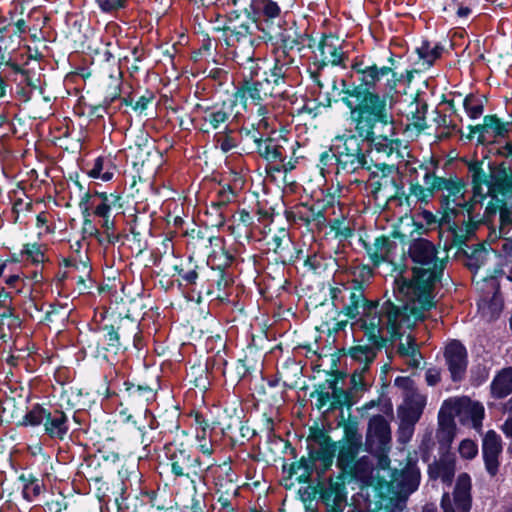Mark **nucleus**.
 Segmentation results:
<instances>
[{
    "label": "nucleus",
    "instance_id": "1",
    "mask_svg": "<svg viewBox=\"0 0 512 512\" xmlns=\"http://www.w3.org/2000/svg\"><path fill=\"white\" fill-rule=\"evenodd\" d=\"M408 254L415 264L413 278H396L394 291L429 310L433 306L435 284L444 271L445 263L438 257L435 245L423 238L411 241Z\"/></svg>",
    "mask_w": 512,
    "mask_h": 512
},
{
    "label": "nucleus",
    "instance_id": "2",
    "mask_svg": "<svg viewBox=\"0 0 512 512\" xmlns=\"http://www.w3.org/2000/svg\"><path fill=\"white\" fill-rule=\"evenodd\" d=\"M393 292H395L393 290ZM400 304H394L391 300L384 301L378 308L372 303L364 305L361 318V327L365 334L374 343L379 340L386 341L397 335H402L407 329H411L417 321L423 319L426 308L418 305L416 301L394 293Z\"/></svg>",
    "mask_w": 512,
    "mask_h": 512
},
{
    "label": "nucleus",
    "instance_id": "3",
    "mask_svg": "<svg viewBox=\"0 0 512 512\" xmlns=\"http://www.w3.org/2000/svg\"><path fill=\"white\" fill-rule=\"evenodd\" d=\"M346 94L352 98L346 99L345 104L350 109V121L359 137L372 135V129L378 123L383 126L394 123L392 105L387 95L364 90L362 86H355Z\"/></svg>",
    "mask_w": 512,
    "mask_h": 512
},
{
    "label": "nucleus",
    "instance_id": "4",
    "mask_svg": "<svg viewBox=\"0 0 512 512\" xmlns=\"http://www.w3.org/2000/svg\"><path fill=\"white\" fill-rule=\"evenodd\" d=\"M439 192L442 194L444 218L447 221H453L456 226L461 225V230L467 236L474 233L483 221L480 214L475 213L479 203L476 194L471 201H467L464 197V183L457 177L445 178Z\"/></svg>",
    "mask_w": 512,
    "mask_h": 512
},
{
    "label": "nucleus",
    "instance_id": "5",
    "mask_svg": "<svg viewBox=\"0 0 512 512\" xmlns=\"http://www.w3.org/2000/svg\"><path fill=\"white\" fill-rule=\"evenodd\" d=\"M484 407L481 403L472 401L470 398L454 397L445 400L439 411L440 429L437 432L439 442L450 444L453 439V418L458 417L463 424L479 430L484 418Z\"/></svg>",
    "mask_w": 512,
    "mask_h": 512
},
{
    "label": "nucleus",
    "instance_id": "6",
    "mask_svg": "<svg viewBox=\"0 0 512 512\" xmlns=\"http://www.w3.org/2000/svg\"><path fill=\"white\" fill-rule=\"evenodd\" d=\"M361 143L364 142L354 130H346L334 138L332 149L339 168L347 172H354L365 166L366 157Z\"/></svg>",
    "mask_w": 512,
    "mask_h": 512
},
{
    "label": "nucleus",
    "instance_id": "7",
    "mask_svg": "<svg viewBox=\"0 0 512 512\" xmlns=\"http://www.w3.org/2000/svg\"><path fill=\"white\" fill-rule=\"evenodd\" d=\"M502 274H505V271H495L493 275L485 276L480 281H476L478 290L481 292L478 309L482 316L488 320L496 319L503 308L498 282V277Z\"/></svg>",
    "mask_w": 512,
    "mask_h": 512
},
{
    "label": "nucleus",
    "instance_id": "8",
    "mask_svg": "<svg viewBox=\"0 0 512 512\" xmlns=\"http://www.w3.org/2000/svg\"><path fill=\"white\" fill-rule=\"evenodd\" d=\"M321 436L324 441L320 444V447L311 451L308 459L302 458L298 464L292 466L295 473H297V470L303 469L301 476L310 477L313 470H315L320 478L332 466L336 451L335 444L324 434Z\"/></svg>",
    "mask_w": 512,
    "mask_h": 512
},
{
    "label": "nucleus",
    "instance_id": "9",
    "mask_svg": "<svg viewBox=\"0 0 512 512\" xmlns=\"http://www.w3.org/2000/svg\"><path fill=\"white\" fill-rule=\"evenodd\" d=\"M353 70L358 75V80L364 90L376 92L382 82L385 81V86L393 89L396 84V73L391 67L377 65H364L363 63H355L352 66Z\"/></svg>",
    "mask_w": 512,
    "mask_h": 512
},
{
    "label": "nucleus",
    "instance_id": "10",
    "mask_svg": "<svg viewBox=\"0 0 512 512\" xmlns=\"http://www.w3.org/2000/svg\"><path fill=\"white\" fill-rule=\"evenodd\" d=\"M377 348L372 346L358 345L349 350L351 359L357 365L351 376L352 388L356 391L364 390L369 385V367L374 362Z\"/></svg>",
    "mask_w": 512,
    "mask_h": 512
},
{
    "label": "nucleus",
    "instance_id": "11",
    "mask_svg": "<svg viewBox=\"0 0 512 512\" xmlns=\"http://www.w3.org/2000/svg\"><path fill=\"white\" fill-rule=\"evenodd\" d=\"M169 460L172 473L177 477H186L192 483L196 479H200L206 470V468H203L200 458L183 447L175 448L170 453Z\"/></svg>",
    "mask_w": 512,
    "mask_h": 512
},
{
    "label": "nucleus",
    "instance_id": "12",
    "mask_svg": "<svg viewBox=\"0 0 512 512\" xmlns=\"http://www.w3.org/2000/svg\"><path fill=\"white\" fill-rule=\"evenodd\" d=\"M471 478L468 474H460L451 498L448 493L442 497L443 512H469L471 508Z\"/></svg>",
    "mask_w": 512,
    "mask_h": 512
},
{
    "label": "nucleus",
    "instance_id": "13",
    "mask_svg": "<svg viewBox=\"0 0 512 512\" xmlns=\"http://www.w3.org/2000/svg\"><path fill=\"white\" fill-rule=\"evenodd\" d=\"M444 357L451 379L454 382L463 380L468 365V356L465 346L457 340L451 341L445 347Z\"/></svg>",
    "mask_w": 512,
    "mask_h": 512
},
{
    "label": "nucleus",
    "instance_id": "14",
    "mask_svg": "<svg viewBox=\"0 0 512 512\" xmlns=\"http://www.w3.org/2000/svg\"><path fill=\"white\" fill-rule=\"evenodd\" d=\"M367 444L371 449L384 451L391 442L389 422L382 415L370 418L367 430Z\"/></svg>",
    "mask_w": 512,
    "mask_h": 512
},
{
    "label": "nucleus",
    "instance_id": "15",
    "mask_svg": "<svg viewBox=\"0 0 512 512\" xmlns=\"http://www.w3.org/2000/svg\"><path fill=\"white\" fill-rule=\"evenodd\" d=\"M292 63L293 59L285 50L279 51L276 54L273 68L270 69L269 73H266L264 80L269 83V86L275 91H281V94L284 93L286 78L289 76Z\"/></svg>",
    "mask_w": 512,
    "mask_h": 512
},
{
    "label": "nucleus",
    "instance_id": "16",
    "mask_svg": "<svg viewBox=\"0 0 512 512\" xmlns=\"http://www.w3.org/2000/svg\"><path fill=\"white\" fill-rule=\"evenodd\" d=\"M501 452V437L495 431L489 430L483 438L482 453L485 468L491 476H495L498 473Z\"/></svg>",
    "mask_w": 512,
    "mask_h": 512
},
{
    "label": "nucleus",
    "instance_id": "17",
    "mask_svg": "<svg viewBox=\"0 0 512 512\" xmlns=\"http://www.w3.org/2000/svg\"><path fill=\"white\" fill-rule=\"evenodd\" d=\"M397 245L385 236L377 237L372 243H365V249L374 265L392 262Z\"/></svg>",
    "mask_w": 512,
    "mask_h": 512
},
{
    "label": "nucleus",
    "instance_id": "18",
    "mask_svg": "<svg viewBox=\"0 0 512 512\" xmlns=\"http://www.w3.org/2000/svg\"><path fill=\"white\" fill-rule=\"evenodd\" d=\"M321 498L326 504L341 508L346 503L345 482L342 476L321 484Z\"/></svg>",
    "mask_w": 512,
    "mask_h": 512
},
{
    "label": "nucleus",
    "instance_id": "19",
    "mask_svg": "<svg viewBox=\"0 0 512 512\" xmlns=\"http://www.w3.org/2000/svg\"><path fill=\"white\" fill-rule=\"evenodd\" d=\"M511 127V123H503L496 116L487 115L483 119V124L475 126L472 132L478 133L480 140L485 141L488 139L505 137L511 130Z\"/></svg>",
    "mask_w": 512,
    "mask_h": 512
},
{
    "label": "nucleus",
    "instance_id": "20",
    "mask_svg": "<svg viewBox=\"0 0 512 512\" xmlns=\"http://www.w3.org/2000/svg\"><path fill=\"white\" fill-rule=\"evenodd\" d=\"M395 385L403 390L402 407L423 412L425 406V397L421 395L413 386V381L409 378L398 377Z\"/></svg>",
    "mask_w": 512,
    "mask_h": 512
},
{
    "label": "nucleus",
    "instance_id": "21",
    "mask_svg": "<svg viewBox=\"0 0 512 512\" xmlns=\"http://www.w3.org/2000/svg\"><path fill=\"white\" fill-rule=\"evenodd\" d=\"M415 52L418 55V62L416 64L421 65L423 69H428L441 58L444 46L438 42L422 40L415 48Z\"/></svg>",
    "mask_w": 512,
    "mask_h": 512
},
{
    "label": "nucleus",
    "instance_id": "22",
    "mask_svg": "<svg viewBox=\"0 0 512 512\" xmlns=\"http://www.w3.org/2000/svg\"><path fill=\"white\" fill-rule=\"evenodd\" d=\"M389 134L386 135H376L375 129H372V135L368 137H361L363 142H367L370 144L378 152L385 153L386 155H391L394 151H397L400 147V141L398 139H394V127L393 124L389 125Z\"/></svg>",
    "mask_w": 512,
    "mask_h": 512
},
{
    "label": "nucleus",
    "instance_id": "23",
    "mask_svg": "<svg viewBox=\"0 0 512 512\" xmlns=\"http://www.w3.org/2000/svg\"><path fill=\"white\" fill-rule=\"evenodd\" d=\"M250 9L256 22L268 24L280 16L279 5L272 0H252Z\"/></svg>",
    "mask_w": 512,
    "mask_h": 512
},
{
    "label": "nucleus",
    "instance_id": "24",
    "mask_svg": "<svg viewBox=\"0 0 512 512\" xmlns=\"http://www.w3.org/2000/svg\"><path fill=\"white\" fill-rule=\"evenodd\" d=\"M395 481L399 493L410 494L414 492L420 483V471L416 463L409 461Z\"/></svg>",
    "mask_w": 512,
    "mask_h": 512
},
{
    "label": "nucleus",
    "instance_id": "25",
    "mask_svg": "<svg viewBox=\"0 0 512 512\" xmlns=\"http://www.w3.org/2000/svg\"><path fill=\"white\" fill-rule=\"evenodd\" d=\"M361 445V437H350L341 445L337 464L343 471H348L355 463L354 460L359 453Z\"/></svg>",
    "mask_w": 512,
    "mask_h": 512
},
{
    "label": "nucleus",
    "instance_id": "26",
    "mask_svg": "<svg viewBox=\"0 0 512 512\" xmlns=\"http://www.w3.org/2000/svg\"><path fill=\"white\" fill-rule=\"evenodd\" d=\"M44 428L51 438L63 439L68 432V418L62 411H49L44 422Z\"/></svg>",
    "mask_w": 512,
    "mask_h": 512
},
{
    "label": "nucleus",
    "instance_id": "27",
    "mask_svg": "<svg viewBox=\"0 0 512 512\" xmlns=\"http://www.w3.org/2000/svg\"><path fill=\"white\" fill-rule=\"evenodd\" d=\"M281 95V91H275L265 80L246 82L243 96L250 98L255 104H259L267 97Z\"/></svg>",
    "mask_w": 512,
    "mask_h": 512
},
{
    "label": "nucleus",
    "instance_id": "28",
    "mask_svg": "<svg viewBox=\"0 0 512 512\" xmlns=\"http://www.w3.org/2000/svg\"><path fill=\"white\" fill-rule=\"evenodd\" d=\"M348 471H350L353 477L364 486H372L374 484V468L369 457H361L351 466V468L348 469Z\"/></svg>",
    "mask_w": 512,
    "mask_h": 512
},
{
    "label": "nucleus",
    "instance_id": "29",
    "mask_svg": "<svg viewBox=\"0 0 512 512\" xmlns=\"http://www.w3.org/2000/svg\"><path fill=\"white\" fill-rule=\"evenodd\" d=\"M491 393L495 398H504L512 393V367L502 369L491 383Z\"/></svg>",
    "mask_w": 512,
    "mask_h": 512
},
{
    "label": "nucleus",
    "instance_id": "30",
    "mask_svg": "<svg viewBox=\"0 0 512 512\" xmlns=\"http://www.w3.org/2000/svg\"><path fill=\"white\" fill-rule=\"evenodd\" d=\"M431 478H440L445 483H450L455 473V463L450 457H442L429 465L428 469Z\"/></svg>",
    "mask_w": 512,
    "mask_h": 512
},
{
    "label": "nucleus",
    "instance_id": "31",
    "mask_svg": "<svg viewBox=\"0 0 512 512\" xmlns=\"http://www.w3.org/2000/svg\"><path fill=\"white\" fill-rule=\"evenodd\" d=\"M258 153L269 162H282L285 160V150L274 139L257 140Z\"/></svg>",
    "mask_w": 512,
    "mask_h": 512
},
{
    "label": "nucleus",
    "instance_id": "32",
    "mask_svg": "<svg viewBox=\"0 0 512 512\" xmlns=\"http://www.w3.org/2000/svg\"><path fill=\"white\" fill-rule=\"evenodd\" d=\"M397 352L401 357L407 359L409 366L416 368L420 365L422 356L418 350L415 338L412 335H408L405 341H401L398 345Z\"/></svg>",
    "mask_w": 512,
    "mask_h": 512
},
{
    "label": "nucleus",
    "instance_id": "33",
    "mask_svg": "<svg viewBox=\"0 0 512 512\" xmlns=\"http://www.w3.org/2000/svg\"><path fill=\"white\" fill-rule=\"evenodd\" d=\"M92 196L96 199L93 214L98 217L110 216L112 206L120 199L117 195L105 192H95Z\"/></svg>",
    "mask_w": 512,
    "mask_h": 512
},
{
    "label": "nucleus",
    "instance_id": "34",
    "mask_svg": "<svg viewBox=\"0 0 512 512\" xmlns=\"http://www.w3.org/2000/svg\"><path fill=\"white\" fill-rule=\"evenodd\" d=\"M126 391L128 392V396L133 402L140 403H149L154 400L155 393L152 388L149 386L138 385L135 386L132 383L125 382Z\"/></svg>",
    "mask_w": 512,
    "mask_h": 512
},
{
    "label": "nucleus",
    "instance_id": "35",
    "mask_svg": "<svg viewBox=\"0 0 512 512\" xmlns=\"http://www.w3.org/2000/svg\"><path fill=\"white\" fill-rule=\"evenodd\" d=\"M345 292L349 293V301L350 303L344 308L345 315H347L351 319H356L360 315V307L364 309V305L367 304L364 301V296L361 291H350L347 288H344Z\"/></svg>",
    "mask_w": 512,
    "mask_h": 512
},
{
    "label": "nucleus",
    "instance_id": "36",
    "mask_svg": "<svg viewBox=\"0 0 512 512\" xmlns=\"http://www.w3.org/2000/svg\"><path fill=\"white\" fill-rule=\"evenodd\" d=\"M45 247L38 243L25 244L21 254L25 260L33 264H40L46 261Z\"/></svg>",
    "mask_w": 512,
    "mask_h": 512
},
{
    "label": "nucleus",
    "instance_id": "37",
    "mask_svg": "<svg viewBox=\"0 0 512 512\" xmlns=\"http://www.w3.org/2000/svg\"><path fill=\"white\" fill-rule=\"evenodd\" d=\"M48 410L43 408L40 405H34L30 411H28L22 421V425L24 426H38L40 424L44 425L45 419L48 417Z\"/></svg>",
    "mask_w": 512,
    "mask_h": 512
},
{
    "label": "nucleus",
    "instance_id": "38",
    "mask_svg": "<svg viewBox=\"0 0 512 512\" xmlns=\"http://www.w3.org/2000/svg\"><path fill=\"white\" fill-rule=\"evenodd\" d=\"M463 105L467 115L471 119H477L483 114L484 103L478 96L472 94L466 96Z\"/></svg>",
    "mask_w": 512,
    "mask_h": 512
},
{
    "label": "nucleus",
    "instance_id": "39",
    "mask_svg": "<svg viewBox=\"0 0 512 512\" xmlns=\"http://www.w3.org/2000/svg\"><path fill=\"white\" fill-rule=\"evenodd\" d=\"M109 161H105L104 158L98 157L95 159L93 167L88 172V175L92 178L101 179L103 181H109L113 177V172L110 168L106 167Z\"/></svg>",
    "mask_w": 512,
    "mask_h": 512
},
{
    "label": "nucleus",
    "instance_id": "40",
    "mask_svg": "<svg viewBox=\"0 0 512 512\" xmlns=\"http://www.w3.org/2000/svg\"><path fill=\"white\" fill-rule=\"evenodd\" d=\"M230 116V113L224 107L206 111L204 121L209 123L213 129H218L224 124Z\"/></svg>",
    "mask_w": 512,
    "mask_h": 512
},
{
    "label": "nucleus",
    "instance_id": "41",
    "mask_svg": "<svg viewBox=\"0 0 512 512\" xmlns=\"http://www.w3.org/2000/svg\"><path fill=\"white\" fill-rule=\"evenodd\" d=\"M321 54L325 60L333 65L340 64L343 59L342 50L326 42L321 45Z\"/></svg>",
    "mask_w": 512,
    "mask_h": 512
},
{
    "label": "nucleus",
    "instance_id": "42",
    "mask_svg": "<svg viewBox=\"0 0 512 512\" xmlns=\"http://www.w3.org/2000/svg\"><path fill=\"white\" fill-rule=\"evenodd\" d=\"M489 257V253L481 248V249H475L468 260V267L471 270H476V273L478 270L487 262Z\"/></svg>",
    "mask_w": 512,
    "mask_h": 512
},
{
    "label": "nucleus",
    "instance_id": "43",
    "mask_svg": "<svg viewBox=\"0 0 512 512\" xmlns=\"http://www.w3.org/2000/svg\"><path fill=\"white\" fill-rule=\"evenodd\" d=\"M330 388L332 390L331 391V396H332L331 409L341 407L342 405H344L348 402L347 392L344 389L339 388L337 386L336 381H333L330 383Z\"/></svg>",
    "mask_w": 512,
    "mask_h": 512
},
{
    "label": "nucleus",
    "instance_id": "44",
    "mask_svg": "<svg viewBox=\"0 0 512 512\" xmlns=\"http://www.w3.org/2000/svg\"><path fill=\"white\" fill-rule=\"evenodd\" d=\"M275 36L283 43L284 48L293 49L295 45L299 44L296 30L293 27L284 29Z\"/></svg>",
    "mask_w": 512,
    "mask_h": 512
},
{
    "label": "nucleus",
    "instance_id": "45",
    "mask_svg": "<svg viewBox=\"0 0 512 512\" xmlns=\"http://www.w3.org/2000/svg\"><path fill=\"white\" fill-rule=\"evenodd\" d=\"M409 190L410 195L422 203H428L433 196V193L428 188L418 183L411 184Z\"/></svg>",
    "mask_w": 512,
    "mask_h": 512
},
{
    "label": "nucleus",
    "instance_id": "46",
    "mask_svg": "<svg viewBox=\"0 0 512 512\" xmlns=\"http://www.w3.org/2000/svg\"><path fill=\"white\" fill-rule=\"evenodd\" d=\"M458 451L461 457L470 460L477 455L478 446L474 441L470 439H464L461 441Z\"/></svg>",
    "mask_w": 512,
    "mask_h": 512
},
{
    "label": "nucleus",
    "instance_id": "47",
    "mask_svg": "<svg viewBox=\"0 0 512 512\" xmlns=\"http://www.w3.org/2000/svg\"><path fill=\"white\" fill-rule=\"evenodd\" d=\"M414 430L415 424L400 421L397 431L398 441L402 444L408 443L414 434Z\"/></svg>",
    "mask_w": 512,
    "mask_h": 512
},
{
    "label": "nucleus",
    "instance_id": "48",
    "mask_svg": "<svg viewBox=\"0 0 512 512\" xmlns=\"http://www.w3.org/2000/svg\"><path fill=\"white\" fill-rule=\"evenodd\" d=\"M425 175H424V185L426 188H428L433 194L434 192H439L442 181L445 180L443 177H438L434 173L428 171L427 168H425Z\"/></svg>",
    "mask_w": 512,
    "mask_h": 512
},
{
    "label": "nucleus",
    "instance_id": "49",
    "mask_svg": "<svg viewBox=\"0 0 512 512\" xmlns=\"http://www.w3.org/2000/svg\"><path fill=\"white\" fill-rule=\"evenodd\" d=\"M397 414L400 421L416 424L422 413L415 409L412 410L399 406L397 409Z\"/></svg>",
    "mask_w": 512,
    "mask_h": 512
},
{
    "label": "nucleus",
    "instance_id": "50",
    "mask_svg": "<svg viewBox=\"0 0 512 512\" xmlns=\"http://www.w3.org/2000/svg\"><path fill=\"white\" fill-rule=\"evenodd\" d=\"M127 0H97V4L103 12L113 13L125 8Z\"/></svg>",
    "mask_w": 512,
    "mask_h": 512
},
{
    "label": "nucleus",
    "instance_id": "51",
    "mask_svg": "<svg viewBox=\"0 0 512 512\" xmlns=\"http://www.w3.org/2000/svg\"><path fill=\"white\" fill-rule=\"evenodd\" d=\"M96 199L89 192H86L82 195L79 207L82 211L84 217L91 216V210L95 206Z\"/></svg>",
    "mask_w": 512,
    "mask_h": 512
},
{
    "label": "nucleus",
    "instance_id": "52",
    "mask_svg": "<svg viewBox=\"0 0 512 512\" xmlns=\"http://www.w3.org/2000/svg\"><path fill=\"white\" fill-rule=\"evenodd\" d=\"M41 492V485L38 481L33 480L28 482L22 491L23 497L28 501H33Z\"/></svg>",
    "mask_w": 512,
    "mask_h": 512
},
{
    "label": "nucleus",
    "instance_id": "53",
    "mask_svg": "<svg viewBox=\"0 0 512 512\" xmlns=\"http://www.w3.org/2000/svg\"><path fill=\"white\" fill-rule=\"evenodd\" d=\"M396 172V168L394 165L388 164H375L374 169L371 171V175L373 177H380L383 179L388 178L392 174Z\"/></svg>",
    "mask_w": 512,
    "mask_h": 512
},
{
    "label": "nucleus",
    "instance_id": "54",
    "mask_svg": "<svg viewBox=\"0 0 512 512\" xmlns=\"http://www.w3.org/2000/svg\"><path fill=\"white\" fill-rule=\"evenodd\" d=\"M5 284L16 293H21L25 286V281L19 274H12L5 278Z\"/></svg>",
    "mask_w": 512,
    "mask_h": 512
},
{
    "label": "nucleus",
    "instance_id": "55",
    "mask_svg": "<svg viewBox=\"0 0 512 512\" xmlns=\"http://www.w3.org/2000/svg\"><path fill=\"white\" fill-rule=\"evenodd\" d=\"M425 380L429 386L437 385L441 380V372L438 368H429L425 373Z\"/></svg>",
    "mask_w": 512,
    "mask_h": 512
},
{
    "label": "nucleus",
    "instance_id": "56",
    "mask_svg": "<svg viewBox=\"0 0 512 512\" xmlns=\"http://www.w3.org/2000/svg\"><path fill=\"white\" fill-rule=\"evenodd\" d=\"M108 344L111 346L117 347L119 345V334L118 332L113 328L110 327L109 331L106 335Z\"/></svg>",
    "mask_w": 512,
    "mask_h": 512
},
{
    "label": "nucleus",
    "instance_id": "57",
    "mask_svg": "<svg viewBox=\"0 0 512 512\" xmlns=\"http://www.w3.org/2000/svg\"><path fill=\"white\" fill-rule=\"evenodd\" d=\"M412 125L420 132L427 128V123L424 116L416 115L413 117Z\"/></svg>",
    "mask_w": 512,
    "mask_h": 512
},
{
    "label": "nucleus",
    "instance_id": "58",
    "mask_svg": "<svg viewBox=\"0 0 512 512\" xmlns=\"http://www.w3.org/2000/svg\"><path fill=\"white\" fill-rule=\"evenodd\" d=\"M500 220L502 224L512 223V211L507 207H502L500 209Z\"/></svg>",
    "mask_w": 512,
    "mask_h": 512
},
{
    "label": "nucleus",
    "instance_id": "59",
    "mask_svg": "<svg viewBox=\"0 0 512 512\" xmlns=\"http://www.w3.org/2000/svg\"><path fill=\"white\" fill-rule=\"evenodd\" d=\"M198 449L202 454L210 456L213 452L211 440L199 442Z\"/></svg>",
    "mask_w": 512,
    "mask_h": 512
},
{
    "label": "nucleus",
    "instance_id": "60",
    "mask_svg": "<svg viewBox=\"0 0 512 512\" xmlns=\"http://www.w3.org/2000/svg\"><path fill=\"white\" fill-rule=\"evenodd\" d=\"M150 101V98H147L145 96H141L134 105V110L143 111L147 108V105Z\"/></svg>",
    "mask_w": 512,
    "mask_h": 512
},
{
    "label": "nucleus",
    "instance_id": "61",
    "mask_svg": "<svg viewBox=\"0 0 512 512\" xmlns=\"http://www.w3.org/2000/svg\"><path fill=\"white\" fill-rule=\"evenodd\" d=\"M220 147H221L223 152H228V151H230L231 149H233L235 147V143L233 142L232 139H230L228 137H225L221 141Z\"/></svg>",
    "mask_w": 512,
    "mask_h": 512
},
{
    "label": "nucleus",
    "instance_id": "62",
    "mask_svg": "<svg viewBox=\"0 0 512 512\" xmlns=\"http://www.w3.org/2000/svg\"><path fill=\"white\" fill-rule=\"evenodd\" d=\"M502 431L507 437L512 438V416L504 422L502 425Z\"/></svg>",
    "mask_w": 512,
    "mask_h": 512
},
{
    "label": "nucleus",
    "instance_id": "63",
    "mask_svg": "<svg viewBox=\"0 0 512 512\" xmlns=\"http://www.w3.org/2000/svg\"><path fill=\"white\" fill-rule=\"evenodd\" d=\"M198 277V274L195 270H190L182 275V278L188 283H194Z\"/></svg>",
    "mask_w": 512,
    "mask_h": 512
},
{
    "label": "nucleus",
    "instance_id": "64",
    "mask_svg": "<svg viewBox=\"0 0 512 512\" xmlns=\"http://www.w3.org/2000/svg\"><path fill=\"white\" fill-rule=\"evenodd\" d=\"M102 218V227L106 230V231H110V230H113L114 229V221L110 219V216H107V217H101Z\"/></svg>",
    "mask_w": 512,
    "mask_h": 512
}]
</instances>
